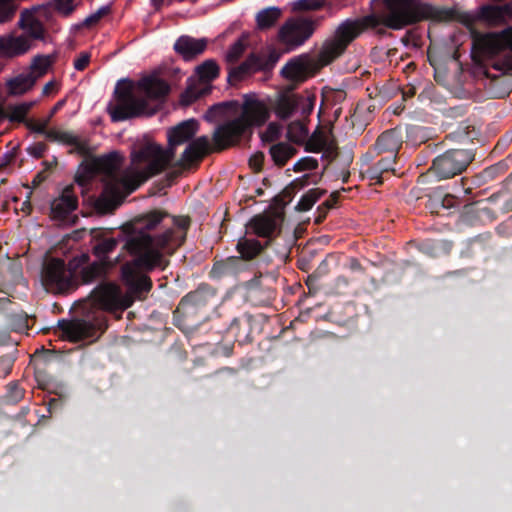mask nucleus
<instances>
[{
    "mask_svg": "<svg viewBox=\"0 0 512 512\" xmlns=\"http://www.w3.org/2000/svg\"><path fill=\"white\" fill-rule=\"evenodd\" d=\"M190 225L189 216H174L165 210L153 209L122 226L123 250L134 258L122 265L121 278L133 296L141 298L152 289L147 273L167 267V257L184 244Z\"/></svg>",
    "mask_w": 512,
    "mask_h": 512,
    "instance_id": "nucleus-1",
    "label": "nucleus"
},
{
    "mask_svg": "<svg viewBox=\"0 0 512 512\" xmlns=\"http://www.w3.org/2000/svg\"><path fill=\"white\" fill-rule=\"evenodd\" d=\"M270 117L267 106L258 100H247L239 117L219 124L212 135L200 136L188 143L176 166L189 169L198 165L211 152H222L240 143L242 137L254 126H262Z\"/></svg>",
    "mask_w": 512,
    "mask_h": 512,
    "instance_id": "nucleus-2",
    "label": "nucleus"
},
{
    "mask_svg": "<svg viewBox=\"0 0 512 512\" xmlns=\"http://www.w3.org/2000/svg\"><path fill=\"white\" fill-rule=\"evenodd\" d=\"M198 122L189 119L168 130V147L164 149L156 143H145L131 152L134 175L145 182L163 172L174 160L176 147L193 140L198 131Z\"/></svg>",
    "mask_w": 512,
    "mask_h": 512,
    "instance_id": "nucleus-3",
    "label": "nucleus"
},
{
    "mask_svg": "<svg viewBox=\"0 0 512 512\" xmlns=\"http://www.w3.org/2000/svg\"><path fill=\"white\" fill-rule=\"evenodd\" d=\"M473 44L482 56L490 59L492 68L512 75V26L498 33L479 35Z\"/></svg>",
    "mask_w": 512,
    "mask_h": 512,
    "instance_id": "nucleus-4",
    "label": "nucleus"
},
{
    "mask_svg": "<svg viewBox=\"0 0 512 512\" xmlns=\"http://www.w3.org/2000/svg\"><path fill=\"white\" fill-rule=\"evenodd\" d=\"M115 103H110L107 111L113 122H122L141 116L147 109L145 98L134 92V83L129 79H121L114 89Z\"/></svg>",
    "mask_w": 512,
    "mask_h": 512,
    "instance_id": "nucleus-5",
    "label": "nucleus"
},
{
    "mask_svg": "<svg viewBox=\"0 0 512 512\" xmlns=\"http://www.w3.org/2000/svg\"><path fill=\"white\" fill-rule=\"evenodd\" d=\"M41 277L43 285L49 292L64 294L76 289V278L71 269V260L68 264L60 258L47 260L43 264Z\"/></svg>",
    "mask_w": 512,
    "mask_h": 512,
    "instance_id": "nucleus-6",
    "label": "nucleus"
},
{
    "mask_svg": "<svg viewBox=\"0 0 512 512\" xmlns=\"http://www.w3.org/2000/svg\"><path fill=\"white\" fill-rule=\"evenodd\" d=\"M474 159L471 149H449L433 160L430 170L439 180L450 179L462 174Z\"/></svg>",
    "mask_w": 512,
    "mask_h": 512,
    "instance_id": "nucleus-7",
    "label": "nucleus"
},
{
    "mask_svg": "<svg viewBox=\"0 0 512 512\" xmlns=\"http://www.w3.org/2000/svg\"><path fill=\"white\" fill-rule=\"evenodd\" d=\"M121 161L122 157L116 151L83 161L75 176V182L83 187L86 186L95 175L103 174L107 177H112L119 170Z\"/></svg>",
    "mask_w": 512,
    "mask_h": 512,
    "instance_id": "nucleus-8",
    "label": "nucleus"
},
{
    "mask_svg": "<svg viewBox=\"0 0 512 512\" xmlns=\"http://www.w3.org/2000/svg\"><path fill=\"white\" fill-rule=\"evenodd\" d=\"M92 307L107 312L124 311L132 304V300L123 296L120 288L111 282H103L96 286L89 295Z\"/></svg>",
    "mask_w": 512,
    "mask_h": 512,
    "instance_id": "nucleus-9",
    "label": "nucleus"
},
{
    "mask_svg": "<svg viewBox=\"0 0 512 512\" xmlns=\"http://www.w3.org/2000/svg\"><path fill=\"white\" fill-rule=\"evenodd\" d=\"M279 59L280 54L275 49L251 53L244 62L229 71L228 81L230 83L237 82L257 72H271Z\"/></svg>",
    "mask_w": 512,
    "mask_h": 512,
    "instance_id": "nucleus-10",
    "label": "nucleus"
},
{
    "mask_svg": "<svg viewBox=\"0 0 512 512\" xmlns=\"http://www.w3.org/2000/svg\"><path fill=\"white\" fill-rule=\"evenodd\" d=\"M317 21L309 17L288 19L279 29V40L290 49L303 45L315 32Z\"/></svg>",
    "mask_w": 512,
    "mask_h": 512,
    "instance_id": "nucleus-11",
    "label": "nucleus"
},
{
    "mask_svg": "<svg viewBox=\"0 0 512 512\" xmlns=\"http://www.w3.org/2000/svg\"><path fill=\"white\" fill-rule=\"evenodd\" d=\"M58 328L61 330L63 336L70 342H80L87 339H92L98 336V333L103 332L106 324L103 320L91 322L86 319H61L58 321Z\"/></svg>",
    "mask_w": 512,
    "mask_h": 512,
    "instance_id": "nucleus-12",
    "label": "nucleus"
},
{
    "mask_svg": "<svg viewBox=\"0 0 512 512\" xmlns=\"http://www.w3.org/2000/svg\"><path fill=\"white\" fill-rule=\"evenodd\" d=\"M90 256L87 253H81L71 259V269L76 278V288L80 284H90L107 273L111 267L103 261H94L89 263Z\"/></svg>",
    "mask_w": 512,
    "mask_h": 512,
    "instance_id": "nucleus-13",
    "label": "nucleus"
},
{
    "mask_svg": "<svg viewBox=\"0 0 512 512\" xmlns=\"http://www.w3.org/2000/svg\"><path fill=\"white\" fill-rule=\"evenodd\" d=\"M112 230L103 228H92L90 230V245L92 254L98 261H103L110 267H113L116 262L120 261L118 256L114 262L109 259V255L115 251L120 239L110 236Z\"/></svg>",
    "mask_w": 512,
    "mask_h": 512,
    "instance_id": "nucleus-14",
    "label": "nucleus"
},
{
    "mask_svg": "<svg viewBox=\"0 0 512 512\" xmlns=\"http://www.w3.org/2000/svg\"><path fill=\"white\" fill-rule=\"evenodd\" d=\"M206 318L207 315L184 297L181 298L177 308L173 312V324L182 331L197 328Z\"/></svg>",
    "mask_w": 512,
    "mask_h": 512,
    "instance_id": "nucleus-15",
    "label": "nucleus"
},
{
    "mask_svg": "<svg viewBox=\"0 0 512 512\" xmlns=\"http://www.w3.org/2000/svg\"><path fill=\"white\" fill-rule=\"evenodd\" d=\"M403 144V131L401 127H395L381 133L375 144L369 149L367 155L378 156L383 153L398 155Z\"/></svg>",
    "mask_w": 512,
    "mask_h": 512,
    "instance_id": "nucleus-16",
    "label": "nucleus"
},
{
    "mask_svg": "<svg viewBox=\"0 0 512 512\" xmlns=\"http://www.w3.org/2000/svg\"><path fill=\"white\" fill-rule=\"evenodd\" d=\"M478 19L489 26H501L512 20V1L497 5L486 4L479 8Z\"/></svg>",
    "mask_w": 512,
    "mask_h": 512,
    "instance_id": "nucleus-17",
    "label": "nucleus"
},
{
    "mask_svg": "<svg viewBox=\"0 0 512 512\" xmlns=\"http://www.w3.org/2000/svg\"><path fill=\"white\" fill-rule=\"evenodd\" d=\"M78 207V198L74 186H66L59 197L51 203V214L54 219L64 221Z\"/></svg>",
    "mask_w": 512,
    "mask_h": 512,
    "instance_id": "nucleus-18",
    "label": "nucleus"
},
{
    "mask_svg": "<svg viewBox=\"0 0 512 512\" xmlns=\"http://www.w3.org/2000/svg\"><path fill=\"white\" fill-rule=\"evenodd\" d=\"M248 269L247 263L241 257L230 256L214 261L209 276L212 279H222L229 276H237Z\"/></svg>",
    "mask_w": 512,
    "mask_h": 512,
    "instance_id": "nucleus-19",
    "label": "nucleus"
},
{
    "mask_svg": "<svg viewBox=\"0 0 512 512\" xmlns=\"http://www.w3.org/2000/svg\"><path fill=\"white\" fill-rule=\"evenodd\" d=\"M139 90L153 100H164L170 93V85L164 79L152 74L140 79L137 83Z\"/></svg>",
    "mask_w": 512,
    "mask_h": 512,
    "instance_id": "nucleus-20",
    "label": "nucleus"
},
{
    "mask_svg": "<svg viewBox=\"0 0 512 512\" xmlns=\"http://www.w3.org/2000/svg\"><path fill=\"white\" fill-rule=\"evenodd\" d=\"M206 47V39H195L188 35L180 36L174 43L175 52L186 61H190L201 55Z\"/></svg>",
    "mask_w": 512,
    "mask_h": 512,
    "instance_id": "nucleus-21",
    "label": "nucleus"
},
{
    "mask_svg": "<svg viewBox=\"0 0 512 512\" xmlns=\"http://www.w3.org/2000/svg\"><path fill=\"white\" fill-rule=\"evenodd\" d=\"M281 75L289 81L302 83L312 75L311 63L302 57L293 58L282 67Z\"/></svg>",
    "mask_w": 512,
    "mask_h": 512,
    "instance_id": "nucleus-22",
    "label": "nucleus"
},
{
    "mask_svg": "<svg viewBox=\"0 0 512 512\" xmlns=\"http://www.w3.org/2000/svg\"><path fill=\"white\" fill-rule=\"evenodd\" d=\"M216 297V289L207 283H202L194 291L184 296L196 308L208 316V308Z\"/></svg>",
    "mask_w": 512,
    "mask_h": 512,
    "instance_id": "nucleus-23",
    "label": "nucleus"
},
{
    "mask_svg": "<svg viewBox=\"0 0 512 512\" xmlns=\"http://www.w3.org/2000/svg\"><path fill=\"white\" fill-rule=\"evenodd\" d=\"M252 324L253 316L245 313L239 317H235L231 321L228 327V332L235 337V340L240 345L251 343L253 340L251 336Z\"/></svg>",
    "mask_w": 512,
    "mask_h": 512,
    "instance_id": "nucleus-24",
    "label": "nucleus"
},
{
    "mask_svg": "<svg viewBox=\"0 0 512 512\" xmlns=\"http://www.w3.org/2000/svg\"><path fill=\"white\" fill-rule=\"evenodd\" d=\"M47 139L73 146L75 151L81 156H87L90 152L88 142L81 140L77 135L69 131L50 129Z\"/></svg>",
    "mask_w": 512,
    "mask_h": 512,
    "instance_id": "nucleus-25",
    "label": "nucleus"
},
{
    "mask_svg": "<svg viewBox=\"0 0 512 512\" xmlns=\"http://www.w3.org/2000/svg\"><path fill=\"white\" fill-rule=\"evenodd\" d=\"M249 227L256 236L269 239L277 229V221L273 216L259 214L250 220Z\"/></svg>",
    "mask_w": 512,
    "mask_h": 512,
    "instance_id": "nucleus-26",
    "label": "nucleus"
},
{
    "mask_svg": "<svg viewBox=\"0 0 512 512\" xmlns=\"http://www.w3.org/2000/svg\"><path fill=\"white\" fill-rule=\"evenodd\" d=\"M269 241L263 245L256 239L241 237L236 244V251L243 262L251 261L259 256L268 246Z\"/></svg>",
    "mask_w": 512,
    "mask_h": 512,
    "instance_id": "nucleus-27",
    "label": "nucleus"
},
{
    "mask_svg": "<svg viewBox=\"0 0 512 512\" xmlns=\"http://www.w3.org/2000/svg\"><path fill=\"white\" fill-rule=\"evenodd\" d=\"M30 49V40L27 37L15 38L0 37V55L7 57L19 56Z\"/></svg>",
    "mask_w": 512,
    "mask_h": 512,
    "instance_id": "nucleus-28",
    "label": "nucleus"
},
{
    "mask_svg": "<svg viewBox=\"0 0 512 512\" xmlns=\"http://www.w3.org/2000/svg\"><path fill=\"white\" fill-rule=\"evenodd\" d=\"M297 111V93L284 92L276 102L275 113L282 119H289Z\"/></svg>",
    "mask_w": 512,
    "mask_h": 512,
    "instance_id": "nucleus-29",
    "label": "nucleus"
},
{
    "mask_svg": "<svg viewBox=\"0 0 512 512\" xmlns=\"http://www.w3.org/2000/svg\"><path fill=\"white\" fill-rule=\"evenodd\" d=\"M36 381L38 387L49 394L55 396L68 397L67 388L63 383H59L53 379V377L45 374L44 372H36Z\"/></svg>",
    "mask_w": 512,
    "mask_h": 512,
    "instance_id": "nucleus-30",
    "label": "nucleus"
},
{
    "mask_svg": "<svg viewBox=\"0 0 512 512\" xmlns=\"http://www.w3.org/2000/svg\"><path fill=\"white\" fill-rule=\"evenodd\" d=\"M282 16V10L278 7H268L259 11L256 15V24L259 30H268L276 25Z\"/></svg>",
    "mask_w": 512,
    "mask_h": 512,
    "instance_id": "nucleus-31",
    "label": "nucleus"
},
{
    "mask_svg": "<svg viewBox=\"0 0 512 512\" xmlns=\"http://www.w3.org/2000/svg\"><path fill=\"white\" fill-rule=\"evenodd\" d=\"M296 152V148L284 142L274 144L269 149L273 162L279 167L284 166L287 161L296 154Z\"/></svg>",
    "mask_w": 512,
    "mask_h": 512,
    "instance_id": "nucleus-32",
    "label": "nucleus"
},
{
    "mask_svg": "<svg viewBox=\"0 0 512 512\" xmlns=\"http://www.w3.org/2000/svg\"><path fill=\"white\" fill-rule=\"evenodd\" d=\"M220 68L214 59H207L196 67V74L202 82H211L219 76Z\"/></svg>",
    "mask_w": 512,
    "mask_h": 512,
    "instance_id": "nucleus-33",
    "label": "nucleus"
},
{
    "mask_svg": "<svg viewBox=\"0 0 512 512\" xmlns=\"http://www.w3.org/2000/svg\"><path fill=\"white\" fill-rule=\"evenodd\" d=\"M37 81V77L32 74L19 75L8 82L9 90L12 94H23L29 90Z\"/></svg>",
    "mask_w": 512,
    "mask_h": 512,
    "instance_id": "nucleus-34",
    "label": "nucleus"
},
{
    "mask_svg": "<svg viewBox=\"0 0 512 512\" xmlns=\"http://www.w3.org/2000/svg\"><path fill=\"white\" fill-rule=\"evenodd\" d=\"M315 102V94L308 91H305L304 93H297V111H300L303 118L310 116L314 110Z\"/></svg>",
    "mask_w": 512,
    "mask_h": 512,
    "instance_id": "nucleus-35",
    "label": "nucleus"
},
{
    "mask_svg": "<svg viewBox=\"0 0 512 512\" xmlns=\"http://www.w3.org/2000/svg\"><path fill=\"white\" fill-rule=\"evenodd\" d=\"M324 193L325 191L319 188L310 189L300 198L296 205V210L299 212H306L310 210Z\"/></svg>",
    "mask_w": 512,
    "mask_h": 512,
    "instance_id": "nucleus-36",
    "label": "nucleus"
},
{
    "mask_svg": "<svg viewBox=\"0 0 512 512\" xmlns=\"http://www.w3.org/2000/svg\"><path fill=\"white\" fill-rule=\"evenodd\" d=\"M55 57L50 55H38L34 57L31 64L30 74L40 78L46 74L49 67L53 64Z\"/></svg>",
    "mask_w": 512,
    "mask_h": 512,
    "instance_id": "nucleus-37",
    "label": "nucleus"
},
{
    "mask_svg": "<svg viewBox=\"0 0 512 512\" xmlns=\"http://www.w3.org/2000/svg\"><path fill=\"white\" fill-rule=\"evenodd\" d=\"M32 103L24 102L11 105L7 108V117L11 122L24 123L28 120L26 116L32 107Z\"/></svg>",
    "mask_w": 512,
    "mask_h": 512,
    "instance_id": "nucleus-38",
    "label": "nucleus"
},
{
    "mask_svg": "<svg viewBox=\"0 0 512 512\" xmlns=\"http://www.w3.org/2000/svg\"><path fill=\"white\" fill-rule=\"evenodd\" d=\"M332 5V0H296L292 8L294 11H317Z\"/></svg>",
    "mask_w": 512,
    "mask_h": 512,
    "instance_id": "nucleus-39",
    "label": "nucleus"
},
{
    "mask_svg": "<svg viewBox=\"0 0 512 512\" xmlns=\"http://www.w3.org/2000/svg\"><path fill=\"white\" fill-rule=\"evenodd\" d=\"M26 17H29V35L34 39H42L44 37V29L40 23L36 22L32 18V14L29 10H24L21 13L20 25L25 27L26 25Z\"/></svg>",
    "mask_w": 512,
    "mask_h": 512,
    "instance_id": "nucleus-40",
    "label": "nucleus"
},
{
    "mask_svg": "<svg viewBox=\"0 0 512 512\" xmlns=\"http://www.w3.org/2000/svg\"><path fill=\"white\" fill-rule=\"evenodd\" d=\"M232 106V102H221L212 105L205 114V119L209 122L216 121L224 117Z\"/></svg>",
    "mask_w": 512,
    "mask_h": 512,
    "instance_id": "nucleus-41",
    "label": "nucleus"
},
{
    "mask_svg": "<svg viewBox=\"0 0 512 512\" xmlns=\"http://www.w3.org/2000/svg\"><path fill=\"white\" fill-rule=\"evenodd\" d=\"M443 191L441 189L434 190L425 204V207L432 214H440L443 211Z\"/></svg>",
    "mask_w": 512,
    "mask_h": 512,
    "instance_id": "nucleus-42",
    "label": "nucleus"
},
{
    "mask_svg": "<svg viewBox=\"0 0 512 512\" xmlns=\"http://www.w3.org/2000/svg\"><path fill=\"white\" fill-rule=\"evenodd\" d=\"M110 12H111L110 5H105V6L100 7L96 12L90 14L83 20L81 27L90 28V27L97 25L100 22V20L102 18H104L105 16H107L108 14H110Z\"/></svg>",
    "mask_w": 512,
    "mask_h": 512,
    "instance_id": "nucleus-43",
    "label": "nucleus"
},
{
    "mask_svg": "<svg viewBox=\"0 0 512 512\" xmlns=\"http://www.w3.org/2000/svg\"><path fill=\"white\" fill-rule=\"evenodd\" d=\"M452 244L449 241L446 240H440V241H427L423 243L422 245V251L424 253H427L431 256L436 255V251L443 249L447 252L450 251Z\"/></svg>",
    "mask_w": 512,
    "mask_h": 512,
    "instance_id": "nucleus-44",
    "label": "nucleus"
},
{
    "mask_svg": "<svg viewBox=\"0 0 512 512\" xmlns=\"http://www.w3.org/2000/svg\"><path fill=\"white\" fill-rule=\"evenodd\" d=\"M25 394V390L20 387L16 382H11L7 385V394L5 396L6 402L9 404L18 403Z\"/></svg>",
    "mask_w": 512,
    "mask_h": 512,
    "instance_id": "nucleus-45",
    "label": "nucleus"
},
{
    "mask_svg": "<svg viewBox=\"0 0 512 512\" xmlns=\"http://www.w3.org/2000/svg\"><path fill=\"white\" fill-rule=\"evenodd\" d=\"M245 48L244 42L241 39L237 40L227 52V61L230 63L237 62L244 53Z\"/></svg>",
    "mask_w": 512,
    "mask_h": 512,
    "instance_id": "nucleus-46",
    "label": "nucleus"
},
{
    "mask_svg": "<svg viewBox=\"0 0 512 512\" xmlns=\"http://www.w3.org/2000/svg\"><path fill=\"white\" fill-rule=\"evenodd\" d=\"M397 155L387 154V156L381 158L376 164L384 172L385 175L394 173Z\"/></svg>",
    "mask_w": 512,
    "mask_h": 512,
    "instance_id": "nucleus-47",
    "label": "nucleus"
},
{
    "mask_svg": "<svg viewBox=\"0 0 512 512\" xmlns=\"http://www.w3.org/2000/svg\"><path fill=\"white\" fill-rule=\"evenodd\" d=\"M317 167H318L317 159H315L313 157H303L294 164L293 170L295 172H302V171H306V170H314Z\"/></svg>",
    "mask_w": 512,
    "mask_h": 512,
    "instance_id": "nucleus-48",
    "label": "nucleus"
},
{
    "mask_svg": "<svg viewBox=\"0 0 512 512\" xmlns=\"http://www.w3.org/2000/svg\"><path fill=\"white\" fill-rule=\"evenodd\" d=\"M204 94L203 91H199L195 87H188L182 94H181V104L188 106L191 105L194 101H196L198 98H200Z\"/></svg>",
    "mask_w": 512,
    "mask_h": 512,
    "instance_id": "nucleus-49",
    "label": "nucleus"
},
{
    "mask_svg": "<svg viewBox=\"0 0 512 512\" xmlns=\"http://www.w3.org/2000/svg\"><path fill=\"white\" fill-rule=\"evenodd\" d=\"M49 124V118L44 120L43 122H37L34 120H27L25 122V126L32 132L42 134L47 138L48 133H50V130L47 129Z\"/></svg>",
    "mask_w": 512,
    "mask_h": 512,
    "instance_id": "nucleus-50",
    "label": "nucleus"
},
{
    "mask_svg": "<svg viewBox=\"0 0 512 512\" xmlns=\"http://www.w3.org/2000/svg\"><path fill=\"white\" fill-rule=\"evenodd\" d=\"M476 134L475 128L473 126H462L460 125L454 133L449 134V137L453 139H473Z\"/></svg>",
    "mask_w": 512,
    "mask_h": 512,
    "instance_id": "nucleus-51",
    "label": "nucleus"
},
{
    "mask_svg": "<svg viewBox=\"0 0 512 512\" xmlns=\"http://www.w3.org/2000/svg\"><path fill=\"white\" fill-rule=\"evenodd\" d=\"M308 133L306 125L300 120L293 121L288 126V135L290 138L295 136L303 137Z\"/></svg>",
    "mask_w": 512,
    "mask_h": 512,
    "instance_id": "nucleus-52",
    "label": "nucleus"
},
{
    "mask_svg": "<svg viewBox=\"0 0 512 512\" xmlns=\"http://www.w3.org/2000/svg\"><path fill=\"white\" fill-rule=\"evenodd\" d=\"M366 174L371 180H374L376 184H382L385 178L384 172L376 163L367 169Z\"/></svg>",
    "mask_w": 512,
    "mask_h": 512,
    "instance_id": "nucleus-53",
    "label": "nucleus"
},
{
    "mask_svg": "<svg viewBox=\"0 0 512 512\" xmlns=\"http://www.w3.org/2000/svg\"><path fill=\"white\" fill-rule=\"evenodd\" d=\"M48 146L44 142H37L27 148L28 153L36 159L44 156Z\"/></svg>",
    "mask_w": 512,
    "mask_h": 512,
    "instance_id": "nucleus-54",
    "label": "nucleus"
},
{
    "mask_svg": "<svg viewBox=\"0 0 512 512\" xmlns=\"http://www.w3.org/2000/svg\"><path fill=\"white\" fill-rule=\"evenodd\" d=\"M265 155L263 152H256L249 158V166L254 172H260L263 167Z\"/></svg>",
    "mask_w": 512,
    "mask_h": 512,
    "instance_id": "nucleus-55",
    "label": "nucleus"
},
{
    "mask_svg": "<svg viewBox=\"0 0 512 512\" xmlns=\"http://www.w3.org/2000/svg\"><path fill=\"white\" fill-rule=\"evenodd\" d=\"M56 9L64 16H69L74 11L73 0H54Z\"/></svg>",
    "mask_w": 512,
    "mask_h": 512,
    "instance_id": "nucleus-56",
    "label": "nucleus"
},
{
    "mask_svg": "<svg viewBox=\"0 0 512 512\" xmlns=\"http://www.w3.org/2000/svg\"><path fill=\"white\" fill-rule=\"evenodd\" d=\"M323 157L327 159L329 162L337 160L340 157L338 147L333 143L325 144Z\"/></svg>",
    "mask_w": 512,
    "mask_h": 512,
    "instance_id": "nucleus-57",
    "label": "nucleus"
},
{
    "mask_svg": "<svg viewBox=\"0 0 512 512\" xmlns=\"http://www.w3.org/2000/svg\"><path fill=\"white\" fill-rule=\"evenodd\" d=\"M91 54L89 52H81L74 61V68L77 71H83L89 65Z\"/></svg>",
    "mask_w": 512,
    "mask_h": 512,
    "instance_id": "nucleus-58",
    "label": "nucleus"
},
{
    "mask_svg": "<svg viewBox=\"0 0 512 512\" xmlns=\"http://www.w3.org/2000/svg\"><path fill=\"white\" fill-rule=\"evenodd\" d=\"M66 399H67V397H62V396L50 397L47 400L48 412L52 414V413L58 411L59 409H61Z\"/></svg>",
    "mask_w": 512,
    "mask_h": 512,
    "instance_id": "nucleus-59",
    "label": "nucleus"
},
{
    "mask_svg": "<svg viewBox=\"0 0 512 512\" xmlns=\"http://www.w3.org/2000/svg\"><path fill=\"white\" fill-rule=\"evenodd\" d=\"M97 208L102 212H112L116 204L111 199L100 197L96 203Z\"/></svg>",
    "mask_w": 512,
    "mask_h": 512,
    "instance_id": "nucleus-60",
    "label": "nucleus"
},
{
    "mask_svg": "<svg viewBox=\"0 0 512 512\" xmlns=\"http://www.w3.org/2000/svg\"><path fill=\"white\" fill-rule=\"evenodd\" d=\"M340 193L338 191L333 192L329 198L319 206V210H330L335 207L338 203Z\"/></svg>",
    "mask_w": 512,
    "mask_h": 512,
    "instance_id": "nucleus-61",
    "label": "nucleus"
},
{
    "mask_svg": "<svg viewBox=\"0 0 512 512\" xmlns=\"http://www.w3.org/2000/svg\"><path fill=\"white\" fill-rule=\"evenodd\" d=\"M12 369V363L8 358H0V378L6 377Z\"/></svg>",
    "mask_w": 512,
    "mask_h": 512,
    "instance_id": "nucleus-62",
    "label": "nucleus"
},
{
    "mask_svg": "<svg viewBox=\"0 0 512 512\" xmlns=\"http://www.w3.org/2000/svg\"><path fill=\"white\" fill-rule=\"evenodd\" d=\"M443 211L450 210L456 204V198L451 194H445L443 192Z\"/></svg>",
    "mask_w": 512,
    "mask_h": 512,
    "instance_id": "nucleus-63",
    "label": "nucleus"
},
{
    "mask_svg": "<svg viewBox=\"0 0 512 512\" xmlns=\"http://www.w3.org/2000/svg\"><path fill=\"white\" fill-rule=\"evenodd\" d=\"M279 136V130L278 128L273 124L270 123L268 125L267 131L265 133V138L269 140H274Z\"/></svg>",
    "mask_w": 512,
    "mask_h": 512,
    "instance_id": "nucleus-64",
    "label": "nucleus"
}]
</instances>
